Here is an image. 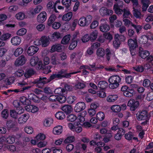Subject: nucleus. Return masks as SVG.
<instances>
[{
  "mask_svg": "<svg viewBox=\"0 0 153 153\" xmlns=\"http://www.w3.org/2000/svg\"><path fill=\"white\" fill-rule=\"evenodd\" d=\"M65 70L62 69L59 71L57 74H53L51 75L49 78L47 79L46 77H40L39 78L34 80L32 83L37 85L43 86L44 85L50 82L52 80L55 79H61L65 78Z\"/></svg>",
  "mask_w": 153,
  "mask_h": 153,
  "instance_id": "nucleus-1",
  "label": "nucleus"
},
{
  "mask_svg": "<svg viewBox=\"0 0 153 153\" xmlns=\"http://www.w3.org/2000/svg\"><path fill=\"white\" fill-rule=\"evenodd\" d=\"M121 78L117 75L112 76L108 79L109 87L112 89L117 88L121 82Z\"/></svg>",
  "mask_w": 153,
  "mask_h": 153,
  "instance_id": "nucleus-2",
  "label": "nucleus"
},
{
  "mask_svg": "<svg viewBox=\"0 0 153 153\" xmlns=\"http://www.w3.org/2000/svg\"><path fill=\"white\" fill-rule=\"evenodd\" d=\"M86 114L85 111L80 113L77 117L74 114H71L67 117V120L69 121L74 122L76 120L77 122L83 123L85 120L84 116Z\"/></svg>",
  "mask_w": 153,
  "mask_h": 153,
  "instance_id": "nucleus-3",
  "label": "nucleus"
},
{
  "mask_svg": "<svg viewBox=\"0 0 153 153\" xmlns=\"http://www.w3.org/2000/svg\"><path fill=\"white\" fill-rule=\"evenodd\" d=\"M92 17L90 15L81 17L78 21V24L82 27L88 26L91 22Z\"/></svg>",
  "mask_w": 153,
  "mask_h": 153,
  "instance_id": "nucleus-4",
  "label": "nucleus"
},
{
  "mask_svg": "<svg viewBox=\"0 0 153 153\" xmlns=\"http://www.w3.org/2000/svg\"><path fill=\"white\" fill-rule=\"evenodd\" d=\"M136 118L138 120H146L142 123V124L145 125L148 123V113L146 111H138L136 114Z\"/></svg>",
  "mask_w": 153,
  "mask_h": 153,
  "instance_id": "nucleus-5",
  "label": "nucleus"
},
{
  "mask_svg": "<svg viewBox=\"0 0 153 153\" xmlns=\"http://www.w3.org/2000/svg\"><path fill=\"white\" fill-rule=\"evenodd\" d=\"M121 91L123 92V95L126 97H131L135 94L134 90L130 89L126 85H124L121 88Z\"/></svg>",
  "mask_w": 153,
  "mask_h": 153,
  "instance_id": "nucleus-6",
  "label": "nucleus"
},
{
  "mask_svg": "<svg viewBox=\"0 0 153 153\" xmlns=\"http://www.w3.org/2000/svg\"><path fill=\"white\" fill-rule=\"evenodd\" d=\"M128 44L129 48L131 54L132 55H133L134 53L133 51L138 46L137 40L136 39H130L128 40Z\"/></svg>",
  "mask_w": 153,
  "mask_h": 153,
  "instance_id": "nucleus-7",
  "label": "nucleus"
},
{
  "mask_svg": "<svg viewBox=\"0 0 153 153\" xmlns=\"http://www.w3.org/2000/svg\"><path fill=\"white\" fill-rule=\"evenodd\" d=\"M117 3L115 4L114 6V10L115 13L117 15H120L123 12V10L120 8L122 7L123 5V2L118 1Z\"/></svg>",
  "mask_w": 153,
  "mask_h": 153,
  "instance_id": "nucleus-8",
  "label": "nucleus"
},
{
  "mask_svg": "<svg viewBox=\"0 0 153 153\" xmlns=\"http://www.w3.org/2000/svg\"><path fill=\"white\" fill-rule=\"evenodd\" d=\"M139 105V102L133 99L129 100L127 104V105L130 108L131 111H134Z\"/></svg>",
  "mask_w": 153,
  "mask_h": 153,
  "instance_id": "nucleus-9",
  "label": "nucleus"
},
{
  "mask_svg": "<svg viewBox=\"0 0 153 153\" xmlns=\"http://www.w3.org/2000/svg\"><path fill=\"white\" fill-rule=\"evenodd\" d=\"M48 37L49 41L52 42L57 41L58 39L62 38L61 34L58 32H54L52 34L49 35Z\"/></svg>",
  "mask_w": 153,
  "mask_h": 153,
  "instance_id": "nucleus-10",
  "label": "nucleus"
},
{
  "mask_svg": "<svg viewBox=\"0 0 153 153\" xmlns=\"http://www.w3.org/2000/svg\"><path fill=\"white\" fill-rule=\"evenodd\" d=\"M42 62L41 61H39L38 65L39 66V67L40 68V69L43 70V73L45 74H47L51 72V66L50 65H44Z\"/></svg>",
  "mask_w": 153,
  "mask_h": 153,
  "instance_id": "nucleus-11",
  "label": "nucleus"
},
{
  "mask_svg": "<svg viewBox=\"0 0 153 153\" xmlns=\"http://www.w3.org/2000/svg\"><path fill=\"white\" fill-rule=\"evenodd\" d=\"M86 107L85 104L83 102H79L76 104L74 110L76 112H79L84 109Z\"/></svg>",
  "mask_w": 153,
  "mask_h": 153,
  "instance_id": "nucleus-12",
  "label": "nucleus"
},
{
  "mask_svg": "<svg viewBox=\"0 0 153 153\" xmlns=\"http://www.w3.org/2000/svg\"><path fill=\"white\" fill-rule=\"evenodd\" d=\"M98 107L97 104L94 103L91 104L90 108L88 110V113L90 116H93L95 114L96 112V109Z\"/></svg>",
  "mask_w": 153,
  "mask_h": 153,
  "instance_id": "nucleus-13",
  "label": "nucleus"
},
{
  "mask_svg": "<svg viewBox=\"0 0 153 153\" xmlns=\"http://www.w3.org/2000/svg\"><path fill=\"white\" fill-rule=\"evenodd\" d=\"M39 49V48L37 46H31L28 48L27 53L29 56H32L37 53Z\"/></svg>",
  "mask_w": 153,
  "mask_h": 153,
  "instance_id": "nucleus-14",
  "label": "nucleus"
},
{
  "mask_svg": "<svg viewBox=\"0 0 153 153\" xmlns=\"http://www.w3.org/2000/svg\"><path fill=\"white\" fill-rule=\"evenodd\" d=\"M26 111L29 112H31L32 113L37 112L39 110L38 108L35 105L28 104L27 105H26L25 107Z\"/></svg>",
  "mask_w": 153,
  "mask_h": 153,
  "instance_id": "nucleus-15",
  "label": "nucleus"
},
{
  "mask_svg": "<svg viewBox=\"0 0 153 153\" xmlns=\"http://www.w3.org/2000/svg\"><path fill=\"white\" fill-rule=\"evenodd\" d=\"M26 60L25 57L23 55H21L16 60L15 64L16 66L22 65Z\"/></svg>",
  "mask_w": 153,
  "mask_h": 153,
  "instance_id": "nucleus-16",
  "label": "nucleus"
},
{
  "mask_svg": "<svg viewBox=\"0 0 153 153\" xmlns=\"http://www.w3.org/2000/svg\"><path fill=\"white\" fill-rule=\"evenodd\" d=\"M13 104L14 106L16 108V110H19V113H22L24 112V110L19 102L16 100L14 101Z\"/></svg>",
  "mask_w": 153,
  "mask_h": 153,
  "instance_id": "nucleus-17",
  "label": "nucleus"
},
{
  "mask_svg": "<svg viewBox=\"0 0 153 153\" xmlns=\"http://www.w3.org/2000/svg\"><path fill=\"white\" fill-rule=\"evenodd\" d=\"M47 18L46 13L43 11L41 13L37 16V19L38 22L43 23L46 20Z\"/></svg>",
  "mask_w": 153,
  "mask_h": 153,
  "instance_id": "nucleus-18",
  "label": "nucleus"
},
{
  "mask_svg": "<svg viewBox=\"0 0 153 153\" xmlns=\"http://www.w3.org/2000/svg\"><path fill=\"white\" fill-rule=\"evenodd\" d=\"M49 40L46 36H42L40 38V43L42 47H46L49 44Z\"/></svg>",
  "mask_w": 153,
  "mask_h": 153,
  "instance_id": "nucleus-19",
  "label": "nucleus"
},
{
  "mask_svg": "<svg viewBox=\"0 0 153 153\" xmlns=\"http://www.w3.org/2000/svg\"><path fill=\"white\" fill-rule=\"evenodd\" d=\"M29 115L28 114H24L19 117L18 120V123L20 124L25 123L28 119Z\"/></svg>",
  "mask_w": 153,
  "mask_h": 153,
  "instance_id": "nucleus-20",
  "label": "nucleus"
},
{
  "mask_svg": "<svg viewBox=\"0 0 153 153\" xmlns=\"http://www.w3.org/2000/svg\"><path fill=\"white\" fill-rule=\"evenodd\" d=\"M21 41V39L20 37L18 36H16L11 38V42L13 45L16 46L19 45Z\"/></svg>",
  "mask_w": 153,
  "mask_h": 153,
  "instance_id": "nucleus-21",
  "label": "nucleus"
},
{
  "mask_svg": "<svg viewBox=\"0 0 153 153\" xmlns=\"http://www.w3.org/2000/svg\"><path fill=\"white\" fill-rule=\"evenodd\" d=\"M62 46L60 44H58L53 45L52 46L51 51L52 52H54L56 51L60 52L62 50Z\"/></svg>",
  "mask_w": 153,
  "mask_h": 153,
  "instance_id": "nucleus-22",
  "label": "nucleus"
},
{
  "mask_svg": "<svg viewBox=\"0 0 153 153\" xmlns=\"http://www.w3.org/2000/svg\"><path fill=\"white\" fill-rule=\"evenodd\" d=\"M119 35L117 34H116L114 36V40L113 42V45L114 47L116 49L120 45V42L119 39Z\"/></svg>",
  "mask_w": 153,
  "mask_h": 153,
  "instance_id": "nucleus-23",
  "label": "nucleus"
},
{
  "mask_svg": "<svg viewBox=\"0 0 153 153\" xmlns=\"http://www.w3.org/2000/svg\"><path fill=\"white\" fill-rule=\"evenodd\" d=\"M62 110L67 114L70 113L72 110L71 105H66L62 107Z\"/></svg>",
  "mask_w": 153,
  "mask_h": 153,
  "instance_id": "nucleus-24",
  "label": "nucleus"
},
{
  "mask_svg": "<svg viewBox=\"0 0 153 153\" xmlns=\"http://www.w3.org/2000/svg\"><path fill=\"white\" fill-rule=\"evenodd\" d=\"M35 72L32 68H29L27 69L24 74L25 76L27 78H30L31 76L35 74Z\"/></svg>",
  "mask_w": 153,
  "mask_h": 153,
  "instance_id": "nucleus-25",
  "label": "nucleus"
},
{
  "mask_svg": "<svg viewBox=\"0 0 153 153\" xmlns=\"http://www.w3.org/2000/svg\"><path fill=\"white\" fill-rule=\"evenodd\" d=\"M139 55L143 59H145L150 54L149 51L146 50H141L140 49L139 52Z\"/></svg>",
  "mask_w": 153,
  "mask_h": 153,
  "instance_id": "nucleus-26",
  "label": "nucleus"
},
{
  "mask_svg": "<svg viewBox=\"0 0 153 153\" xmlns=\"http://www.w3.org/2000/svg\"><path fill=\"white\" fill-rule=\"evenodd\" d=\"M28 98L35 102L39 103V105L41 103L40 100L39 98L33 94H30L28 96Z\"/></svg>",
  "mask_w": 153,
  "mask_h": 153,
  "instance_id": "nucleus-27",
  "label": "nucleus"
},
{
  "mask_svg": "<svg viewBox=\"0 0 153 153\" xmlns=\"http://www.w3.org/2000/svg\"><path fill=\"white\" fill-rule=\"evenodd\" d=\"M62 126H58L53 128V132L55 134L59 135L62 133Z\"/></svg>",
  "mask_w": 153,
  "mask_h": 153,
  "instance_id": "nucleus-28",
  "label": "nucleus"
},
{
  "mask_svg": "<svg viewBox=\"0 0 153 153\" xmlns=\"http://www.w3.org/2000/svg\"><path fill=\"white\" fill-rule=\"evenodd\" d=\"M27 85V83L25 82H22L18 83V85L22 88V90H21V91H24L31 88V86L30 85L25 86Z\"/></svg>",
  "mask_w": 153,
  "mask_h": 153,
  "instance_id": "nucleus-29",
  "label": "nucleus"
},
{
  "mask_svg": "<svg viewBox=\"0 0 153 153\" xmlns=\"http://www.w3.org/2000/svg\"><path fill=\"white\" fill-rule=\"evenodd\" d=\"M71 0H62V3L63 5L65 6V10L67 11L70 9V6L71 4Z\"/></svg>",
  "mask_w": 153,
  "mask_h": 153,
  "instance_id": "nucleus-30",
  "label": "nucleus"
},
{
  "mask_svg": "<svg viewBox=\"0 0 153 153\" xmlns=\"http://www.w3.org/2000/svg\"><path fill=\"white\" fill-rule=\"evenodd\" d=\"M20 101L23 105H27L28 104L31 103V101L24 96L20 98Z\"/></svg>",
  "mask_w": 153,
  "mask_h": 153,
  "instance_id": "nucleus-31",
  "label": "nucleus"
},
{
  "mask_svg": "<svg viewBox=\"0 0 153 153\" xmlns=\"http://www.w3.org/2000/svg\"><path fill=\"white\" fill-rule=\"evenodd\" d=\"M72 15V12H68L63 15L62 19L63 21H69L71 19Z\"/></svg>",
  "mask_w": 153,
  "mask_h": 153,
  "instance_id": "nucleus-32",
  "label": "nucleus"
},
{
  "mask_svg": "<svg viewBox=\"0 0 153 153\" xmlns=\"http://www.w3.org/2000/svg\"><path fill=\"white\" fill-rule=\"evenodd\" d=\"M141 3L143 5V10L146 11L150 3V1L149 0H141Z\"/></svg>",
  "mask_w": 153,
  "mask_h": 153,
  "instance_id": "nucleus-33",
  "label": "nucleus"
},
{
  "mask_svg": "<svg viewBox=\"0 0 153 153\" xmlns=\"http://www.w3.org/2000/svg\"><path fill=\"white\" fill-rule=\"evenodd\" d=\"M80 122H76V127H75L73 131H75L76 133L80 132L82 130V124H81Z\"/></svg>",
  "mask_w": 153,
  "mask_h": 153,
  "instance_id": "nucleus-34",
  "label": "nucleus"
},
{
  "mask_svg": "<svg viewBox=\"0 0 153 153\" xmlns=\"http://www.w3.org/2000/svg\"><path fill=\"white\" fill-rule=\"evenodd\" d=\"M55 117L58 119L62 120L65 118V116L63 112L59 111L56 113L55 114Z\"/></svg>",
  "mask_w": 153,
  "mask_h": 153,
  "instance_id": "nucleus-35",
  "label": "nucleus"
},
{
  "mask_svg": "<svg viewBox=\"0 0 153 153\" xmlns=\"http://www.w3.org/2000/svg\"><path fill=\"white\" fill-rule=\"evenodd\" d=\"M66 100V97L63 94L57 95V102H58L60 103H62L65 102Z\"/></svg>",
  "mask_w": 153,
  "mask_h": 153,
  "instance_id": "nucleus-36",
  "label": "nucleus"
},
{
  "mask_svg": "<svg viewBox=\"0 0 153 153\" xmlns=\"http://www.w3.org/2000/svg\"><path fill=\"white\" fill-rule=\"evenodd\" d=\"M71 35L68 34L65 36L62 39L61 42L64 45H66L68 43L70 39Z\"/></svg>",
  "mask_w": 153,
  "mask_h": 153,
  "instance_id": "nucleus-37",
  "label": "nucleus"
},
{
  "mask_svg": "<svg viewBox=\"0 0 153 153\" xmlns=\"http://www.w3.org/2000/svg\"><path fill=\"white\" fill-rule=\"evenodd\" d=\"M77 40L72 39L71 42L69 46V49L70 50H73L74 49L77 45Z\"/></svg>",
  "mask_w": 153,
  "mask_h": 153,
  "instance_id": "nucleus-38",
  "label": "nucleus"
},
{
  "mask_svg": "<svg viewBox=\"0 0 153 153\" xmlns=\"http://www.w3.org/2000/svg\"><path fill=\"white\" fill-rule=\"evenodd\" d=\"M118 97L117 95L114 94L108 96L107 98V101L109 102H114L117 100Z\"/></svg>",
  "mask_w": 153,
  "mask_h": 153,
  "instance_id": "nucleus-39",
  "label": "nucleus"
},
{
  "mask_svg": "<svg viewBox=\"0 0 153 153\" xmlns=\"http://www.w3.org/2000/svg\"><path fill=\"white\" fill-rule=\"evenodd\" d=\"M56 18V17L54 14H52L50 17L48 21V25L49 26H51L52 24L55 21Z\"/></svg>",
  "mask_w": 153,
  "mask_h": 153,
  "instance_id": "nucleus-40",
  "label": "nucleus"
},
{
  "mask_svg": "<svg viewBox=\"0 0 153 153\" xmlns=\"http://www.w3.org/2000/svg\"><path fill=\"white\" fill-rule=\"evenodd\" d=\"M98 32L97 30H95L91 33L89 35L90 38V41L93 42L96 39L97 36Z\"/></svg>",
  "mask_w": 153,
  "mask_h": 153,
  "instance_id": "nucleus-41",
  "label": "nucleus"
},
{
  "mask_svg": "<svg viewBox=\"0 0 153 153\" xmlns=\"http://www.w3.org/2000/svg\"><path fill=\"white\" fill-rule=\"evenodd\" d=\"M17 111V112L13 110H10V115L11 117L15 119H16L17 117L19 114H22L19 113V110Z\"/></svg>",
  "mask_w": 153,
  "mask_h": 153,
  "instance_id": "nucleus-42",
  "label": "nucleus"
},
{
  "mask_svg": "<svg viewBox=\"0 0 153 153\" xmlns=\"http://www.w3.org/2000/svg\"><path fill=\"white\" fill-rule=\"evenodd\" d=\"M65 92V89L61 87L56 89L54 91V93L55 94H56V95L63 94V93Z\"/></svg>",
  "mask_w": 153,
  "mask_h": 153,
  "instance_id": "nucleus-43",
  "label": "nucleus"
},
{
  "mask_svg": "<svg viewBox=\"0 0 153 153\" xmlns=\"http://www.w3.org/2000/svg\"><path fill=\"white\" fill-rule=\"evenodd\" d=\"M111 110L114 112H118L121 110V107L118 105H114L111 107Z\"/></svg>",
  "mask_w": 153,
  "mask_h": 153,
  "instance_id": "nucleus-44",
  "label": "nucleus"
},
{
  "mask_svg": "<svg viewBox=\"0 0 153 153\" xmlns=\"http://www.w3.org/2000/svg\"><path fill=\"white\" fill-rule=\"evenodd\" d=\"M105 54V51L102 48H99L97 51V54L99 56L102 57L104 56Z\"/></svg>",
  "mask_w": 153,
  "mask_h": 153,
  "instance_id": "nucleus-45",
  "label": "nucleus"
},
{
  "mask_svg": "<svg viewBox=\"0 0 153 153\" xmlns=\"http://www.w3.org/2000/svg\"><path fill=\"white\" fill-rule=\"evenodd\" d=\"M96 117L97 120L101 121L102 120L105 118V114L103 112L100 111L96 114Z\"/></svg>",
  "mask_w": 153,
  "mask_h": 153,
  "instance_id": "nucleus-46",
  "label": "nucleus"
},
{
  "mask_svg": "<svg viewBox=\"0 0 153 153\" xmlns=\"http://www.w3.org/2000/svg\"><path fill=\"white\" fill-rule=\"evenodd\" d=\"M7 128L10 130L11 128H13L15 126L14 122L11 120H8L7 121L6 124Z\"/></svg>",
  "mask_w": 153,
  "mask_h": 153,
  "instance_id": "nucleus-47",
  "label": "nucleus"
},
{
  "mask_svg": "<svg viewBox=\"0 0 153 153\" xmlns=\"http://www.w3.org/2000/svg\"><path fill=\"white\" fill-rule=\"evenodd\" d=\"M38 58L37 57H33L30 60V63L31 66H34L37 64L38 62Z\"/></svg>",
  "mask_w": 153,
  "mask_h": 153,
  "instance_id": "nucleus-48",
  "label": "nucleus"
},
{
  "mask_svg": "<svg viewBox=\"0 0 153 153\" xmlns=\"http://www.w3.org/2000/svg\"><path fill=\"white\" fill-rule=\"evenodd\" d=\"M5 142L9 144H12L15 142V138L11 136H10L5 139Z\"/></svg>",
  "mask_w": 153,
  "mask_h": 153,
  "instance_id": "nucleus-49",
  "label": "nucleus"
},
{
  "mask_svg": "<svg viewBox=\"0 0 153 153\" xmlns=\"http://www.w3.org/2000/svg\"><path fill=\"white\" fill-rule=\"evenodd\" d=\"M53 121V120L51 118H48L46 119L43 123L45 127L49 126L52 123Z\"/></svg>",
  "mask_w": 153,
  "mask_h": 153,
  "instance_id": "nucleus-50",
  "label": "nucleus"
},
{
  "mask_svg": "<svg viewBox=\"0 0 153 153\" xmlns=\"http://www.w3.org/2000/svg\"><path fill=\"white\" fill-rule=\"evenodd\" d=\"M98 86L100 88V90H105V81H100L98 84Z\"/></svg>",
  "mask_w": 153,
  "mask_h": 153,
  "instance_id": "nucleus-51",
  "label": "nucleus"
},
{
  "mask_svg": "<svg viewBox=\"0 0 153 153\" xmlns=\"http://www.w3.org/2000/svg\"><path fill=\"white\" fill-rule=\"evenodd\" d=\"M148 40L147 36L142 35L139 39L140 42L143 44H145L147 42Z\"/></svg>",
  "mask_w": 153,
  "mask_h": 153,
  "instance_id": "nucleus-52",
  "label": "nucleus"
},
{
  "mask_svg": "<svg viewBox=\"0 0 153 153\" xmlns=\"http://www.w3.org/2000/svg\"><path fill=\"white\" fill-rule=\"evenodd\" d=\"M2 117L5 119H7L9 116V111L7 109H5L2 111L1 113Z\"/></svg>",
  "mask_w": 153,
  "mask_h": 153,
  "instance_id": "nucleus-53",
  "label": "nucleus"
},
{
  "mask_svg": "<svg viewBox=\"0 0 153 153\" xmlns=\"http://www.w3.org/2000/svg\"><path fill=\"white\" fill-rule=\"evenodd\" d=\"M23 51V49L22 48H19L16 49L14 53V55L16 56H18L21 54Z\"/></svg>",
  "mask_w": 153,
  "mask_h": 153,
  "instance_id": "nucleus-54",
  "label": "nucleus"
},
{
  "mask_svg": "<svg viewBox=\"0 0 153 153\" xmlns=\"http://www.w3.org/2000/svg\"><path fill=\"white\" fill-rule=\"evenodd\" d=\"M11 34L9 33H6L2 34L0 37L2 41H5L9 39L11 36Z\"/></svg>",
  "mask_w": 153,
  "mask_h": 153,
  "instance_id": "nucleus-55",
  "label": "nucleus"
},
{
  "mask_svg": "<svg viewBox=\"0 0 153 153\" xmlns=\"http://www.w3.org/2000/svg\"><path fill=\"white\" fill-rule=\"evenodd\" d=\"M75 140V137L74 136H70L67 137L65 140V143H71Z\"/></svg>",
  "mask_w": 153,
  "mask_h": 153,
  "instance_id": "nucleus-56",
  "label": "nucleus"
},
{
  "mask_svg": "<svg viewBox=\"0 0 153 153\" xmlns=\"http://www.w3.org/2000/svg\"><path fill=\"white\" fill-rule=\"evenodd\" d=\"M16 17L18 20H22L25 18V14L22 12H20L16 15Z\"/></svg>",
  "mask_w": 153,
  "mask_h": 153,
  "instance_id": "nucleus-57",
  "label": "nucleus"
},
{
  "mask_svg": "<svg viewBox=\"0 0 153 153\" xmlns=\"http://www.w3.org/2000/svg\"><path fill=\"white\" fill-rule=\"evenodd\" d=\"M133 13L134 16L137 18H140L141 16L140 11L137 9H135V8H133Z\"/></svg>",
  "mask_w": 153,
  "mask_h": 153,
  "instance_id": "nucleus-58",
  "label": "nucleus"
},
{
  "mask_svg": "<svg viewBox=\"0 0 153 153\" xmlns=\"http://www.w3.org/2000/svg\"><path fill=\"white\" fill-rule=\"evenodd\" d=\"M76 99V97L75 96H71L68 97L67 100L68 103L71 104L74 102Z\"/></svg>",
  "mask_w": 153,
  "mask_h": 153,
  "instance_id": "nucleus-59",
  "label": "nucleus"
},
{
  "mask_svg": "<svg viewBox=\"0 0 153 153\" xmlns=\"http://www.w3.org/2000/svg\"><path fill=\"white\" fill-rule=\"evenodd\" d=\"M123 16L125 18H128V16L131 15V14L129 10L127 8H124L123 10Z\"/></svg>",
  "mask_w": 153,
  "mask_h": 153,
  "instance_id": "nucleus-60",
  "label": "nucleus"
},
{
  "mask_svg": "<svg viewBox=\"0 0 153 153\" xmlns=\"http://www.w3.org/2000/svg\"><path fill=\"white\" fill-rule=\"evenodd\" d=\"M112 137L111 132L106 130V143L109 141Z\"/></svg>",
  "mask_w": 153,
  "mask_h": 153,
  "instance_id": "nucleus-61",
  "label": "nucleus"
},
{
  "mask_svg": "<svg viewBox=\"0 0 153 153\" xmlns=\"http://www.w3.org/2000/svg\"><path fill=\"white\" fill-rule=\"evenodd\" d=\"M27 32L26 30L24 28L19 30L17 32V35L19 36H23Z\"/></svg>",
  "mask_w": 153,
  "mask_h": 153,
  "instance_id": "nucleus-62",
  "label": "nucleus"
},
{
  "mask_svg": "<svg viewBox=\"0 0 153 153\" xmlns=\"http://www.w3.org/2000/svg\"><path fill=\"white\" fill-rule=\"evenodd\" d=\"M36 138L37 140H43L45 139V136L44 134L40 133L36 136Z\"/></svg>",
  "mask_w": 153,
  "mask_h": 153,
  "instance_id": "nucleus-63",
  "label": "nucleus"
},
{
  "mask_svg": "<svg viewBox=\"0 0 153 153\" xmlns=\"http://www.w3.org/2000/svg\"><path fill=\"white\" fill-rule=\"evenodd\" d=\"M133 133L131 132H128L125 135V137L126 139L128 140H130L133 138Z\"/></svg>",
  "mask_w": 153,
  "mask_h": 153,
  "instance_id": "nucleus-64",
  "label": "nucleus"
}]
</instances>
